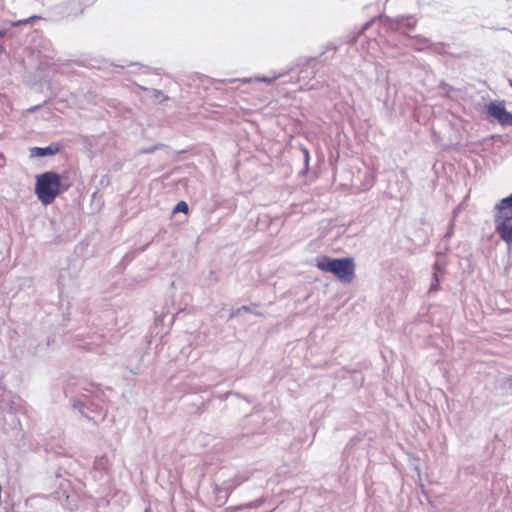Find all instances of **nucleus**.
Instances as JSON below:
<instances>
[{
	"label": "nucleus",
	"mask_w": 512,
	"mask_h": 512,
	"mask_svg": "<svg viewBox=\"0 0 512 512\" xmlns=\"http://www.w3.org/2000/svg\"><path fill=\"white\" fill-rule=\"evenodd\" d=\"M249 310H250V308H249V307H247V306H242L241 308H239V309L237 310V313H240V312H242V311H249Z\"/></svg>",
	"instance_id": "4be33fe9"
},
{
	"label": "nucleus",
	"mask_w": 512,
	"mask_h": 512,
	"mask_svg": "<svg viewBox=\"0 0 512 512\" xmlns=\"http://www.w3.org/2000/svg\"><path fill=\"white\" fill-rule=\"evenodd\" d=\"M439 88H440L441 90H443V92H444V93H445V95H447V96H448V93H449L451 90H453V88H452L450 85H448V84H446V83H444V82H441V83H440Z\"/></svg>",
	"instance_id": "f3484780"
},
{
	"label": "nucleus",
	"mask_w": 512,
	"mask_h": 512,
	"mask_svg": "<svg viewBox=\"0 0 512 512\" xmlns=\"http://www.w3.org/2000/svg\"><path fill=\"white\" fill-rule=\"evenodd\" d=\"M446 265L447 261L445 256L443 254H438L433 265V278L436 281H442L444 279Z\"/></svg>",
	"instance_id": "1a4fd4ad"
},
{
	"label": "nucleus",
	"mask_w": 512,
	"mask_h": 512,
	"mask_svg": "<svg viewBox=\"0 0 512 512\" xmlns=\"http://www.w3.org/2000/svg\"><path fill=\"white\" fill-rule=\"evenodd\" d=\"M144 90L148 93L150 98H152L158 102H162L167 99V97L164 96V94L161 90L149 89V88H144Z\"/></svg>",
	"instance_id": "9b49d317"
},
{
	"label": "nucleus",
	"mask_w": 512,
	"mask_h": 512,
	"mask_svg": "<svg viewBox=\"0 0 512 512\" xmlns=\"http://www.w3.org/2000/svg\"><path fill=\"white\" fill-rule=\"evenodd\" d=\"M7 418H9V426L11 428H15L18 423V419L15 417L14 413L9 411L5 416V421H7Z\"/></svg>",
	"instance_id": "4468645a"
},
{
	"label": "nucleus",
	"mask_w": 512,
	"mask_h": 512,
	"mask_svg": "<svg viewBox=\"0 0 512 512\" xmlns=\"http://www.w3.org/2000/svg\"><path fill=\"white\" fill-rule=\"evenodd\" d=\"M410 20H411L410 18L398 19L397 20V25H398V27L406 26L409 30H412L415 27V22H411Z\"/></svg>",
	"instance_id": "f8f14e48"
},
{
	"label": "nucleus",
	"mask_w": 512,
	"mask_h": 512,
	"mask_svg": "<svg viewBox=\"0 0 512 512\" xmlns=\"http://www.w3.org/2000/svg\"><path fill=\"white\" fill-rule=\"evenodd\" d=\"M250 417L254 422H258V420L260 419V416L258 414H252L250 415Z\"/></svg>",
	"instance_id": "6ab92c4d"
},
{
	"label": "nucleus",
	"mask_w": 512,
	"mask_h": 512,
	"mask_svg": "<svg viewBox=\"0 0 512 512\" xmlns=\"http://www.w3.org/2000/svg\"><path fill=\"white\" fill-rule=\"evenodd\" d=\"M495 230L500 238L510 246L512 244V208L496 205Z\"/></svg>",
	"instance_id": "39448f33"
},
{
	"label": "nucleus",
	"mask_w": 512,
	"mask_h": 512,
	"mask_svg": "<svg viewBox=\"0 0 512 512\" xmlns=\"http://www.w3.org/2000/svg\"><path fill=\"white\" fill-rule=\"evenodd\" d=\"M440 283H441V281H436V280L432 277V282H431V285H430L429 292H430V293L437 292V291L440 289Z\"/></svg>",
	"instance_id": "dca6fc26"
},
{
	"label": "nucleus",
	"mask_w": 512,
	"mask_h": 512,
	"mask_svg": "<svg viewBox=\"0 0 512 512\" xmlns=\"http://www.w3.org/2000/svg\"><path fill=\"white\" fill-rule=\"evenodd\" d=\"M285 75V73H279V74H275L273 75L272 77H260V76H256L254 78H244L242 81L244 83H250L252 81H258V82H263V83H266V84H272L274 83L277 79L283 77Z\"/></svg>",
	"instance_id": "9d476101"
},
{
	"label": "nucleus",
	"mask_w": 512,
	"mask_h": 512,
	"mask_svg": "<svg viewBox=\"0 0 512 512\" xmlns=\"http://www.w3.org/2000/svg\"><path fill=\"white\" fill-rule=\"evenodd\" d=\"M35 18H37V17H36V16H32V17H30V18H28V19L19 20L17 23H27V22H29L30 20L35 19Z\"/></svg>",
	"instance_id": "aec40b11"
},
{
	"label": "nucleus",
	"mask_w": 512,
	"mask_h": 512,
	"mask_svg": "<svg viewBox=\"0 0 512 512\" xmlns=\"http://www.w3.org/2000/svg\"><path fill=\"white\" fill-rule=\"evenodd\" d=\"M37 107L30 108V111H34Z\"/></svg>",
	"instance_id": "a878e982"
},
{
	"label": "nucleus",
	"mask_w": 512,
	"mask_h": 512,
	"mask_svg": "<svg viewBox=\"0 0 512 512\" xmlns=\"http://www.w3.org/2000/svg\"><path fill=\"white\" fill-rule=\"evenodd\" d=\"M153 150H154V148H153V149H148V150H146L145 152H146V153H149V152H152Z\"/></svg>",
	"instance_id": "393cba45"
},
{
	"label": "nucleus",
	"mask_w": 512,
	"mask_h": 512,
	"mask_svg": "<svg viewBox=\"0 0 512 512\" xmlns=\"http://www.w3.org/2000/svg\"><path fill=\"white\" fill-rule=\"evenodd\" d=\"M61 191L60 175L48 171L36 177L35 193L45 205L51 204Z\"/></svg>",
	"instance_id": "f257e3e1"
},
{
	"label": "nucleus",
	"mask_w": 512,
	"mask_h": 512,
	"mask_svg": "<svg viewBox=\"0 0 512 512\" xmlns=\"http://www.w3.org/2000/svg\"><path fill=\"white\" fill-rule=\"evenodd\" d=\"M96 0H64L52 8V13L58 19H75L81 16L87 7Z\"/></svg>",
	"instance_id": "20e7f679"
},
{
	"label": "nucleus",
	"mask_w": 512,
	"mask_h": 512,
	"mask_svg": "<svg viewBox=\"0 0 512 512\" xmlns=\"http://www.w3.org/2000/svg\"><path fill=\"white\" fill-rule=\"evenodd\" d=\"M452 235V231L450 230L449 232H447V234L445 235V237H450Z\"/></svg>",
	"instance_id": "b1692460"
},
{
	"label": "nucleus",
	"mask_w": 512,
	"mask_h": 512,
	"mask_svg": "<svg viewBox=\"0 0 512 512\" xmlns=\"http://www.w3.org/2000/svg\"><path fill=\"white\" fill-rule=\"evenodd\" d=\"M95 393H97V391L93 387L90 389L82 387L78 395L72 400L74 409H77L84 417L94 421L95 418L90 416L88 412L99 414L102 412V406L96 401Z\"/></svg>",
	"instance_id": "7ed1b4c3"
},
{
	"label": "nucleus",
	"mask_w": 512,
	"mask_h": 512,
	"mask_svg": "<svg viewBox=\"0 0 512 512\" xmlns=\"http://www.w3.org/2000/svg\"><path fill=\"white\" fill-rule=\"evenodd\" d=\"M317 267L325 272H330L341 281L350 283L355 272V263L352 258H330L324 256L317 262Z\"/></svg>",
	"instance_id": "f03ea898"
},
{
	"label": "nucleus",
	"mask_w": 512,
	"mask_h": 512,
	"mask_svg": "<svg viewBox=\"0 0 512 512\" xmlns=\"http://www.w3.org/2000/svg\"><path fill=\"white\" fill-rule=\"evenodd\" d=\"M58 284L59 286H61L62 288H64L67 284L65 282V275L64 273L62 272L60 275H59V278H58Z\"/></svg>",
	"instance_id": "a211bd4d"
},
{
	"label": "nucleus",
	"mask_w": 512,
	"mask_h": 512,
	"mask_svg": "<svg viewBox=\"0 0 512 512\" xmlns=\"http://www.w3.org/2000/svg\"><path fill=\"white\" fill-rule=\"evenodd\" d=\"M59 145L56 143H52L47 147H32L30 148V157H46L55 155L59 152Z\"/></svg>",
	"instance_id": "6e6552de"
},
{
	"label": "nucleus",
	"mask_w": 512,
	"mask_h": 512,
	"mask_svg": "<svg viewBox=\"0 0 512 512\" xmlns=\"http://www.w3.org/2000/svg\"><path fill=\"white\" fill-rule=\"evenodd\" d=\"M487 112L495 118L501 125H512V113L507 111L502 102H491L487 106Z\"/></svg>",
	"instance_id": "423d86ee"
},
{
	"label": "nucleus",
	"mask_w": 512,
	"mask_h": 512,
	"mask_svg": "<svg viewBox=\"0 0 512 512\" xmlns=\"http://www.w3.org/2000/svg\"><path fill=\"white\" fill-rule=\"evenodd\" d=\"M111 468V460L107 455H102L95 458L93 465V477L95 480H103L108 476Z\"/></svg>",
	"instance_id": "0eeeda50"
},
{
	"label": "nucleus",
	"mask_w": 512,
	"mask_h": 512,
	"mask_svg": "<svg viewBox=\"0 0 512 512\" xmlns=\"http://www.w3.org/2000/svg\"><path fill=\"white\" fill-rule=\"evenodd\" d=\"M303 152H304V155H305V158H306V161H308L309 159V152L306 148L303 149Z\"/></svg>",
	"instance_id": "5701e85b"
},
{
	"label": "nucleus",
	"mask_w": 512,
	"mask_h": 512,
	"mask_svg": "<svg viewBox=\"0 0 512 512\" xmlns=\"http://www.w3.org/2000/svg\"><path fill=\"white\" fill-rule=\"evenodd\" d=\"M371 25V22H367L364 24V26L362 27V30H361V33L364 32L365 30H367Z\"/></svg>",
	"instance_id": "412c9836"
},
{
	"label": "nucleus",
	"mask_w": 512,
	"mask_h": 512,
	"mask_svg": "<svg viewBox=\"0 0 512 512\" xmlns=\"http://www.w3.org/2000/svg\"><path fill=\"white\" fill-rule=\"evenodd\" d=\"M178 212H183V213L188 212V205L185 201L178 202L176 204V206L174 207L173 213H178Z\"/></svg>",
	"instance_id": "ddd939ff"
},
{
	"label": "nucleus",
	"mask_w": 512,
	"mask_h": 512,
	"mask_svg": "<svg viewBox=\"0 0 512 512\" xmlns=\"http://www.w3.org/2000/svg\"><path fill=\"white\" fill-rule=\"evenodd\" d=\"M497 205H500L503 208H512V194L506 198H503Z\"/></svg>",
	"instance_id": "2eb2a0df"
}]
</instances>
